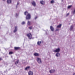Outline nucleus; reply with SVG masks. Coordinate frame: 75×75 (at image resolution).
<instances>
[{"mask_svg":"<svg viewBox=\"0 0 75 75\" xmlns=\"http://www.w3.org/2000/svg\"><path fill=\"white\" fill-rule=\"evenodd\" d=\"M25 15L26 16V20H30L31 18V15L30 13H28V12L26 11L25 12Z\"/></svg>","mask_w":75,"mask_h":75,"instance_id":"obj_1","label":"nucleus"},{"mask_svg":"<svg viewBox=\"0 0 75 75\" xmlns=\"http://www.w3.org/2000/svg\"><path fill=\"white\" fill-rule=\"evenodd\" d=\"M27 35L29 39H31L32 38V35L31 33H28Z\"/></svg>","mask_w":75,"mask_h":75,"instance_id":"obj_2","label":"nucleus"},{"mask_svg":"<svg viewBox=\"0 0 75 75\" xmlns=\"http://www.w3.org/2000/svg\"><path fill=\"white\" fill-rule=\"evenodd\" d=\"M37 60L39 64H42V61H41V59L39 58H37Z\"/></svg>","mask_w":75,"mask_h":75,"instance_id":"obj_3","label":"nucleus"},{"mask_svg":"<svg viewBox=\"0 0 75 75\" xmlns=\"http://www.w3.org/2000/svg\"><path fill=\"white\" fill-rule=\"evenodd\" d=\"M53 51L55 52H59L60 51V49L58 48L56 49V50H54Z\"/></svg>","mask_w":75,"mask_h":75,"instance_id":"obj_4","label":"nucleus"},{"mask_svg":"<svg viewBox=\"0 0 75 75\" xmlns=\"http://www.w3.org/2000/svg\"><path fill=\"white\" fill-rule=\"evenodd\" d=\"M29 75H33V72L31 71H30L28 72Z\"/></svg>","mask_w":75,"mask_h":75,"instance_id":"obj_5","label":"nucleus"},{"mask_svg":"<svg viewBox=\"0 0 75 75\" xmlns=\"http://www.w3.org/2000/svg\"><path fill=\"white\" fill-rule=\"evenodd\" d=\"M55 72V70L54 69H51L50 71V73L52 74Z\"/></svg>","mask_w":75,"mask_h":75,"instance_id":"obj_6","label":"nucleus"},{"mask_svg":"<svg viewBox=\"0 0 75 75\" xmlns=\"http://www.w3.org/2000/svg\"><path fill=\"white\" fill-rule=\"evenodd\" d=\"M56 56L57 57H59L60 56V54L58 52L56 54Z\"/></svg>","mask_w":75,"mask_h":75,"instance_id":"obj_7","label":"nucleus"},{"mask_svg":"<svg viewBox=\"0 0 75 75\" xmlns=\"http://www.w3.org/2000/svg\"><path fill=\"white\" fill-rule=\"evenodd\" d=\"M30 68V66L27 67L25 68V71H27V70H28V69H29Z\"/></svg>","mask_w":75,"mask_h":75,"instance_id":"obj_8","label":"nucleus"},{"mask_svg":"<svg viewBox=\"0 0 75 75\" xmlns=\"http://www.w3.org/2000/svg\"><path fill=\"white\" fill-rule=\"evenodd\" d=\"M50 29L52 31H53L54 30V28L52 26L50 27Z\"/></svg>","mask_w":75,"mask_h":75,"instance_id":"obj_9","label":"nucleus"},{"mask_svg":"<svg viewBox=\"0 0 75 75\" xmlns=\"http://www.w3.org/2000/svg\"><path fill=\"white\" fill-rule=\"evenodd\" d=\"M32 4L34 6H36V4L35 3L34 1L32 2Z\"/></svg>","mask_w":75,"mask_h":75,"instance_id":"obj_10","label":"nucleus"},{"mask_svg":"<svg viewBox=\"0 0 75 75\" xmlns=\"http://www.w3.org/2000/svg\"><path fill=\"white\" fill-rule=\"evenodd\" d=\"M17 26H16L15 27V30L14 31V33H16V31H17Z\"/></svg>","mask_w":75,"mask_h":75,"instance_id":"obj_11","label":"nucleus"},{"mask_svg":"<svg viewBox=\"0 0 75 75\" xmlns=\"http://www.w3.org/2000/svg\"><path fill=\"white\" fill-rule=\"evenodd\" d=\"M40 3H41V4L44 5L45 4V2H44V1H40Z\"/></svg>","mask_w":75,"mask_h":75,"instance_id":"obj_12","label":"nucleus"},{"mask_svg":"<svg viewBox=\"0 0 75 75\" xmlns=\"http://www.w3.org/2000/svg\"><path fill=\"white\" fill-rule=\"evenodd\" d=\"M73 28H74V26L73 25H72L70 27V31L72 30Z\"/></svg>","mask_w":75,"mask_h":75,"instance_id":"obj_13","label":"nucleus"},{"mask_svg":"<svg viewBox=\"0 0 75 75\" xmlns=\"http://www.w3.org/2000/svg\"><path fill=\"white\" fill-rule=\"evenodd\" d=\"M11 0H8L7 1V3L8 4H10V3H11Z\"/></svg>","mask_w":75,"mask_h":75,"instance_id":"obj_14","label":"nucleus"},{"mask_svg":"<svg viewBox=\"0 0 75 75\" xmlns=\"http://www.w3.org/2000/svg\"><path fill=\"white\" fill-rule=\"evenodd\" d=\"M41 43V41H38L37 42V44L38 45H40Z\"/></svg>","mask_w":75,"mask_h":75,"instance_id":"obj_15","label":"nucleus"},{"mask_svg":"<svg viewBox=\"0 0 75 75\" xmlns=\"http://www.w3.org/2000/svg\"><path fill=\"white\" fill-rule=\"evenodd\" d=\"M34 55L35 56H39V54H38V53H35V54H34Z\"/></svg>","mask_w":75,"mask_h":75,"instance_id":"obj_16","label":"nucleus"},{"mask_svg":"<svg viewBox=\"0 0 75 75\" xmlns=\"http://www.w3.org/2000/svg\"><path fill=\"white\" fill-rule=\"evenodd\" d=\"M61 26H62V25L60 24L57 26V28H61Z\"/></svg>","mask_w":75,"mask_h":75,"instance_id":"obj_17","label":"nucleus"},{"mask_svg":"<svg viewBox=\"0 0 75 75\" xmlns=\"http://www.w3.org/2000/svg\"><path fill=\"white\" fill-rule=\"evenodd\" d=\"M20 48V47H15L14 49L15 50H18Z\"/></svg>","mask_w":75,"mask_h":75,"instance_id":"obj_18","label":"nucleus"},{"mask_svg":"<svg viewBox=\"0 0 75 75\" xmlns=\"http://www.w3.org/2000/svg\"><path fill=\"white\" fill-rule=\"evenodd\" d=\"M30 24H31V22L28 21V25H30Z\"/></svg>","mask_w":75,"mask_h":75,"instance_id":"obj_19","label":"nucleus"},{"mask_svg":"<svg viewBox=\"0 0 75 75\" xmlns=\"http://www.w3.org/2000/svg\"><path fill=\"white\" fill-rule=\"evenodd\" d=\"M18 62H19V60H18L17 62H15V64H16V65L17 64H18Z\"/></svg>","mask_w":75,"mask_h":75,"instance_id":"obj_20","label":"nucleus"},{"mask_svg":"<svg viewBox=\"0 0 75 75\" xmlns=\"http://www.w3.org/2000/svg\"><path fill=\"white\" fill-rule=\"evenodd\" d=\"M9 54H13V52H9Z\"/></svg>","mask_w":75,"mask_h":75,"instance_id":"obj_21","label":"nucleus"},{"mask_svg":"<svg viewBox=\"0 0 75 75\" xmlns=\"http://www.w3.org/2000/svg\"><path fill=\"white\" fill-rule=\"evenodd\" d=\"M51 3H52V4L54 3V0H52L51 1Z\"/></svg>","mask_w":75,"mask_h":75,"instance_id":"obj_22","label":"nucleus"},{"mask_svg":"<svg viewBox=\"0 0 75 75\" xmlns=\"http://www.w3.org/2000/svg\"><path fill=\"white\" fill-rule=\"evenodd\" d=\"M69 15V13H68L66 15V17H68Z\"/></svg>","mask_w":75,"mask_h":75,"instance_id":"obj_23","label":"nucleus"},{"mask_svg":"<svg viewBox=\"0 0 75 75\" xmlns=\"http://www.w3.org/2000/svg\"><path fill=\"white\" fill-rule=\"evenodd\" d=\"M71 7H72L71 5L69 6H68V8H71Z\"/></svg>","mask_w":75,"mask_h":75,"instance_id":"obj_24","label":"nucleus"},{"mask_svg":"<svg viewBox=\"0 0 75 75\" xmlns=\"http://www.w3.org/2000/svg\"><path fill=\"white\" fill-rule=\"evenodd\" d=\"M25 24V22L24 21L22 23V25H23V24Z\"/></svg>","mask_w":75,"mask_h":75,"instance_id":"obj_25","label":"nucleus"},{"mask_svg":"<svg viewBox=\"0 0 75 75\" xmlns=\"http://www.w3.org/2000/svg\"><path fill=\"white\" fill-rule=\"evenodd\" d=\"M29 28L30 29V30H31L33 28V27H30Z\"/></svg>","mask_w":75,"mask_h":75,"instance_id":"obj_26","label":"nucleus"},{"mask_svg":"<svg viewBox=\"0 0 75 75\" xmlns=\"http://www.w3.org/2000/svg\"><path fill=\"white\" fill-rule=\"evenodd\" d=\"M37 18V16H36V17L35 18V20H36V19Z\"/></svg>","mask_w":75,"mask_h":75,"instance_id":"obj_27","label":"nucleus"},{"mask_svg":"<svg viewBox=\"0 0 75 75\" xmlns=\"http://www.w3.org/2000/svg\"><path fill=\"white\" fill-rule=\"evenodd\" d=\"M18 4H19V2H18L17 4V5H18Z\"/></svg>","mask_w":75,"mask_h":75,"instance_id":"obj_28","label":"nucleus"},{"mask_svg":"<svg viewBox=\"0 0 75 75\" xmlns=\"http://www.w3.org/2000/svg\"><path fill=\"white\" fill-rule=\"evenodd\" d=\"M1 60H2V59H1V58H0V61H1Z\"/></svg>","mask_w":75,"mask_h":75,"instance_id":"obj_29","label":"nucleus"},{"mask_svg":"<svg viewBox=\"0 0 75 75\" xmlns=\"http://www.w3.org/2000/svg\"><path fill=\"white\" fill-rule=\"evenodd\" d=\"M58 30H59V29H57L56 30V31H58Z\"/></svg>","mask_w":75,"mask_h":75,"instance_id":"obj_30","label":"nucleus"},{"mask_svg":"<svg viewBox=\"0 0 75 75\" xmlns=\"http://www.w3.org/2000/svg\"><path fill=\"white\" fill-rule=\"evenodd\" d=\"M3 1H6V0H3Z\"/></svg>","mask_w":75,"mask_h":75,"instance_id":"obj_31","label":"nucleus"},{"mask_svg":"<svg viewBox=\"0 0 75 75\" xmlns=\"http://www.w3.org/2000/svg\"><path fill=\"white\" fill-rule=\"evenodd\" d=\"M73 75H75V73L73 74Z\"/></svg>","mask_w":75,"mask_h":75,"instance_id":"obj_32","label":"nucleus"},{"mask_svg":"<svg viewBox=\"0 0 75 75\" xmlns=\"http://www.w3.org/2000/svg\"><path fill=\"white\" fill-rule=\"evenodd\" d=\"M16 16H17V13H16Z\"/></svg>","mask_w":75,"mask_h":75,"instance_id":"obj_33","label":"nucleus"},{"mask_svg":"<svg viewBox=\"0 0 75 75\" xmlns=\"http://www.w3.org/2000/svg\"><path fill=\"white\" fill-rule=\"evenodd\" d=\"M16 8H17V6H16Z\"/></svg>","mask_w":75,"mask_h":75,"instance_id":"obj_34","label":"nucleus"}]
</instances>
